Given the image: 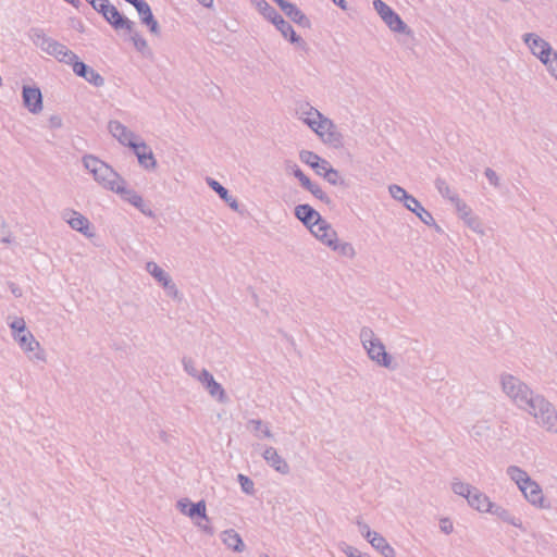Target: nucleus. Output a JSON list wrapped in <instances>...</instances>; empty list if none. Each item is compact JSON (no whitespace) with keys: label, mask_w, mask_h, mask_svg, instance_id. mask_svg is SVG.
I'll list each match as a JSON object with an SVG mask.
<instances>
[{"label":"nucleus","mask_w":557,"mask_h":557,"mask_svg":"<svg viewBox=\"0 0 557 557\" xmlns=\"http://www.w3.org/2000/svg\"><path fill=\"white\" fill-rule=\"evenodd\" d=\"M8 324L11 329L13 339L28 358L33 361L44 362L46 360L45 351L41 349L39 342L27 329L25 320L22 317H14Z\"/></svg>","instance_id":"f257e3e1"},{"label":"nucleus","mask_w":557,"mask_h":557,"mask_svg":"<svg viewBox=\"0 0 557 557\" xmlns=\"http://www.w3.org/2000/svg\"><path fill=\"white\" fill-rule=\"evenodd\" d=\"M84 168L92 175L94 180L104 189L113 191L123 177L108 163L92 154L83 157Z\"/></svg>","instance_id":"f03ea898"},{"label":"nucleus","mask_w":557,"mask_h":557,"mask_svg":"<svg viewBox=\"0 0 557 557\" xmlns=\"http://www.w3.org/2000/svg\"><path fill=\"white\" fill-rule=\"evenodd\" d=\"M28 36L37 48L48 55L53 57L60 63L67 65L75 54V52L70 50L65 45L49 37L42 28H30Z\"/></svg>","instance_id":"7ed1b4c3"},{"label":"nucleus","mask_w":557,"mask_h":557,"mask_svg":"<svg viewBox=\"0 0 557 557\" xmlns=\"http://www.w3.org/2000/svg\"><path fill=\"white\" fill-rule=\"evenodd\" d=\"M259 12L270 21L282 36L289 42L297 45L300 49H306V41L296 34L294 27L283 18V16L267 0H251Z\"/></svg>","instance_id":"20e7f679"},{"label":"nucleus","mask_w":557,"mask_h":557,"mask_svg":"<svg viewBox=\"0 0 557 557\" xmlns=\"http://www.w3.org/2000/svg\"><path fill=\"white\" fill-rule=\"evenodd\" d=\"M524 410L547 432L557 433V410L544 396L536 394Z\"/></svg>","instance_id":"39448f33"},{"label":"nucleus","mask_w":557,"mask_h":557,"mask_svg":"<svg viewBox=\"0 0 557 557\" xmlns=\"http://www.w3.org/2000/svg\"><path fill=\"white\" fill-rule=\"evenodd\" d=\"M304 123L307 124L323 143L335 148L343 145V136L337 131L336 125L322 113H317V117H304Z\"/></svg>","instance_id":"423d86ee"},{"label":"nucleus","mask_w":557,"mask_h":557,"mask_svg":"<svg viewBox=\"0 0 557 557\" xmlns=\"http://www.w3.org/2000/svg\"><path fill=\"white\" fill-rule=\"evenodd\" d=\"M500 382L504 393L510 397L520 409L524 410L536 395L525 383L511 374H503Z\"/></svg>","instance_id":"0eeeda50"},{"label":"nucleus","mask_w":557,"mask_h":557,"mask_svg":"<svg viewBox=\"0 0 557 557\" xmlns=\"http://www.w3.org/2000/svg\"><path fill=\"white\" fill-rule=\"evenodd\" d=\"M500 382L504 393L510 397L520 409L524 410L536 395L525 383L511 374H503Z\"/></svg>","instance_id":"6e6552de"},{"label":"nucleus","mask_w":557,"mask_h":557,"mask_svg":"<svg viewBox=\"0 0 557 557\" xmlns=\"http://www.w3.org/2000/svg\"><path fill=\"white\" fill-rule=\"evenodd\" d=\"M360 341L371 360L375 361L381 367L391 368V355L386 352L385 346L377 337H375L370 327L364 326L361 329Z\"/></svg>","instance_id":"1a4fd4ad"},{"label":"nucleus","mask_w":557,"mask_h":557,"mask_svg":"<svg viewBox=\"0 0 557 557\" xmlns=\"http://www.w3.org/2000/svg\"><path fill=\"white\" fill-rule=\"evenodd\" d=\"M373 8L387 27L398 34L412 35V30L403 21L400 15L383 0H374Z\"/></svg>","instance_id":"9d476101"},{"label":"nucleus","mask_w":557,"mask_h":557,"mask_svg":"<svg viewBox=\"0 0 557 557\" xmlns=\"http://www.w3.org/2000/svg\"><path fill=\"white\" fill-rule=\"evenodd\" d=\"M522 41L529 48L530 52L536 57L543 64L553 57L556 52L553 50L550 44L540 37L535 33H525L522 35Z\"/></svg>","instance_id":"9b49d317"},{"label":"nucleus","mask_w":557,"mask_h":557,"mask_svg":"<svg viewBox=\"0 0 557 557\" xmlns=\"http://www.w3.org/2000/svg\"><path fill=\"white\" fill-rule=\"evenodd\" d=\"M112 193L117 194L122 200L134 206L146 216H154V212L145 205L143 197L135 189L126 186V181L124 178L120 180L119 185H116Z\"/></svg>","instance_id":"f8f14e48"},{"label":"nucleus","mask_w":557,"mask_h":557,"mask_svg":"<svg viewBox=\"0 0 557 557\" xmlns=\"http://www.w3.org/2000/svg\"><path fill=\"white\" fill-rule=\"evenodd\" d=\"M97 13L101 14L106 22L114 29H124L128 33H132L134 29V22L124 16L110 1H108L104 7L100 8Z\"/></svg>","instance_id":"ddd939ff"},{"label":"nucleus","mask_w":557,"mask_h":557,"mask_svg":"<svg viewBox=\"0 0 557 557\" xmlns=\"http://www.w3.org/2000/svg\"><path fill=\"white\" fill-rule=\"evenodd\" d=\"M61 218L69 224V226L83 234L87 238L94 237L95 233L91 230L89 220L81 212L66 208L62 211Z\"/></svg>","instance_id":"4468645a"},{"label":"nucleus","mask_w":557,"mask_h":557,"mask_svg":"<svg viewBox=\"0 0 557 557\" xmlns=\"http://www.w3.org/2000/svg\"><path fill=\"white\" fill-rule=\"evenodd\" d=\"M67 65L72 67L76 76L84 78L90 85L95 87H101L104 85V78L91 66L79 60L76 53Z\"/></svg>","instance_id":"2eb2a0df"},{"label":"nucleus","mask_w":557,"mask_h":557,"mask_svg":"<svg viewBox=\"0 0 557 557\" xmlns=\"http://www.w3.org/2000/svg\"><path fill=\"white\" fill-rule=\"evenodd\" d=\"M147 272L156 278L164 288L168 296L172 298H178L180 292L176 285L173 283L171 276L161 269L156 262L149 261L146 263Z\"/></svg>","instance_id":"dca6fc26"},{"label":"nucleus","mask_w":557,"mask_h":557,"mask_svg":"<svg viewBox=\"0 0 557 557\" xmlns=\"http://www.w3.org/2000/svg\"><path fill=\"white\" fill-rule=\"evenodd\" d=\"M131 149L136 156L141 168L148 171L156 169L157 161L154 159L153 152L144 140H137L135 144H132Z\"/></svg>","instance_id":"f3484780"},{"label":"nucleus","mask_w":557,"mask_h":557,"mask_svg":"<svg viewBox=\"0 0 557 557\" xmlns=\"http://www.w3.org/2000/svg\"><path fill=\"white\" fill-rule=\"evenodd\" d=\"M108 129L121 145L128 148H132V144H135L139 139L135 133L129 131L124 124L116 120L109 122Z\"/></svg>","instance_id":"a211bd4d"},{"label":"nucleus","mask_w":557,"mask_h":557,"mask_svg":"<svg viewBox=\"0 0 557 557\" xmlns=\"http://www.w3.org/2000/svg\"><path fill=\"white\" fill-rule=\"evenodd\" d=\"M22 99L24 107L33 114H38L42 110V94L38 87L24 85L22 88Z\"/></svg>","instance_id":"6ab92c4d"},{"label":"nucleus","mask_w":557,"mask_h":557,"mask_svg":"<svg viewBox=\"0 0 557 557\" xmlns=\"http://www.w3.org/2000/svg\"><path fill=\"white\" fill-rule=\"evenodd\" d=\"M520 491L522 492L525 499L533 506L539 508L548 507V505L545 504V498L541 486L534 480L530 479L525 485L520 486Z\"/></svg>","instance_id":"aec40b11"},{"label":"nucleus","mask_w":557,"mask_h":557,"mask_svg":"<svg viewBox=\"0 0 557 557\" xmlns=\"http://www.w3.org/2000/svg\"><path fill=\"white\" fill-rule=\"evenodd\" d=\"M198 381L202 383V385L212 397L218 398L222 403L225 400V391L223 389L222 385L214 380L213 375L207 369L200 370V376H198Z\"/></svg>","instance_id":"412c9836"},{"label":"nucleus","mask_w":557,"mask_h":557,"mask_svg":"<svg viewBox=\"0 0 557 557\" xmlns=\"http://www.w3.org/2000/svg\"><path fill=\"white\" fill-rule=\"evenodd\" d=\"M406 209L414 213L425 225L433 226L436 232H442L441 226L436 224L432 213L428 211L416 197L409 199V203H406Z\"/></svg>","instance_id":"4be33fe9"},{"label":"nucleus","mask_w":557,"mask_h":557,"mask_svg":"<svg viewBox=\"0 0 557 557\" xmlns=\"http://www.w3.org/2000/svg\"><path fill=\"white\" fill-rule=\"evenodd\" d=\"M177 506L180 507L181 511L184 515L193 519L197 518L201 520H207V509L205 500L191 503L187 498H183L177 502Z\"/></svg>","instance_id":"5701e85b"},{"label":"nucleus","mask_w":557,"mask_h":557,"mask_svg":"<svg viewBox=\"0 0 557 557\" xmlns=\"http://www.w3.org/2000/svg\"><path fill=\"white\" fill-rule=\"evenodd\" d=\"M262 457L265 460V462L278 473H289L290 468L288 463L282 456L278 455L276 448L272 446L265 447L262 453Z\"/></svg>","instance_id":"b1692460"},{"label":"nucleus","mask_w":557,"mask_h":557,"mask_svg":"<svg viewBox=\"0 0 557 557\" xmlns=\"http://www.w3.org/2000/svg\"><path fill=\"white\" fill-rule=\"evenodd\" d=\"M299 158L301 162L309 165L317 175H322L324 171L327 169V165H330V162L320 156H318L315 152L310 150H301L299 153Z\"/></svg>","instance_id":"393cba45"},{"label":"nucleus","mask_w":557,"mask_h":557,"mask_svg":"<svg viewBox=\"0 0 557 557\" xmlns=\"http://www.w3.org/2000/svg\"><path fill=\"white\" fill-rule=\"evenodd\" d=\"M467 502L471 508L484 513H487L488 510H491V506L493 504L488 496L481 492L478 487L472 490Z\"/></svg>","instance_id":"a878e982"},{"label":"nucleus","mask_w":557,"mask_h":557,"mask_svg":"<svg viewBox=\"0 0 557 557\" xmlns=\"http://www.w3.org/2000/svg\"><path fill=\"white\" fill-rule=\"evenodd\" d=\"M295 216L308 228L314 221H319V219L322 218L321 214L308 203L296 206Z\"/></svg>","instance_id":"bb28decb"},{"label":"nucleus","mask_w":557,"mask_h":557,"mask_svg":"<svg viewBox=\"0 0 557 557\" xmlns=\"http://www.w3.org/2000/svg\"><path fill=\"white\" fill-rule=\"evenodd\" d=\"M281 10L296 24L301 27L310 28L311 22L308 16L294 3L287 1Z\"/></svg>","instance_id":"cd10ccee"},{"label":"nucleus","mask_w":557,"mask_h":557,"mask_svg":"<svg viewBox=\"0 0 557 557\" xmlns=\"http://www.w3.org/2000/svg\"><path fill=\"white\" fill-rule=\"evenodd\" d=\"M220 539L227 548L236 553H242L245 550V543L239 533L234 529L224 530L221 533Z\"/></svg>","instance_id":"c85d7f7f"},{"label":"nucleus","mask_w":557,"mask_h":557,"mask_svg":"<svg viewBox=\"0 0 557 557\" xmlns=\"http://www.w3.org/2000/svg\"><path fill=\"white\" fill-rule=\"evenodd\" d=\"M487 513H491L495 517H497L503 522H506L510 525H513L519 529H523L522 521L520 518L512 515L508 509L504 508L503 506L493 503L491 506V510H488Z\"/></svg>","instance_id":"c756f323"},{"label":"nucleus","mask_w":557,"mask_h":557,"mask_svg":"<svg viewBox=\"0 0 557 557\" xmlns=\"http://www.w3.org/2000/svg\"><path fill=\"white\" fill-rule=\"evenodd\" d=\"M207 183L233 210H238V202L232 195H230L227 188L211 177L207 178Z\"/></svg>","instance_id":"7c9ffc66"},{"label":"nucleus","mask_w":557,"mask_h":557,"mask_svg":"<svg viewBox=\"0 0 557 557\" xmlns=\"http://www.w3.org/2000/svg\"><path fill=\"white\" fill-rule=\"evenodd\" d=\"M373 548L379 550L384 557H395V549L388 544V542L380 533L372 534V537L368 540Z\"/></svg>","instance_id":"2f4dec72"},{"label":"nucleus","mask_w":557,"mask_h":557,"mask_svg":"<svg viewBox=\"0 0 557 557\" xmlns=\"http://www.w3.org/2000/svg\"><path fill=\"white\" fill-rule=\"evenodd\" d=\"M125 2L133 5L139 16L140 23L145 25L147 22L151 21L154 16L150 5L145 0H124Z\"/></svg>","instance_id":"473e14b6"},{"label":"nucleus","mask_w":557,"mask_h":557,"mask_svg":"<svg viewBox=\"0 0 557 557\" xmlns=\"http://www.w3.org/2000/svg\"><path fill=\"white\" fill-rule=\"evenodd\" d=\"M506 473L519 488L520 486L525 485L531 479L530 475L518 466H509L506 470Z\"/></svg>","instance_id":"72a5a7b5"},{"label":"nucleus","mask_w":557,"mask_h":557,"mask_svg":"<svg viewBox=\"0 0 557 557\" xmlns=\"http://www.w3.org/2000/svg\"><path fill=\"white\" fill-rule=\"evenodd\" d=\"M434 184L441 196L448 199L450 202L453 201L454 198L458 197V195L450 189L449 185L446 183L445 180L437 177Z\"/></svg>","instance_id":"f704fd0d"},{"label":"nucleus","mask_w":557,"mask_h":557,"mask_svg":"<svg viewBox=\"0 0 557 557\" xmlns=\"http://www.w3.org/2000/svg\"><path fill=\"white\" fill-rule=\"evenodd\" d=\"M391 196L398 201L404 202V206L406 207V203H409V199H412L413 196L409 195L401 186L393 184L388 187Z\"/></svg>","instance_id":"c9c22d12"},{"label":"nucleus","mask_w":557,"mask_h":557,"mask_svg":"<svg viewBox=\"0 0 557 557\" xmlns=\"http://www.w3.org/2000/svg\"><path fill=\"white\" fill-rule=\"evenodd\" d=\"M325 181H327L331 185H341L345 186V181L339 176V172L334 169L331 164L327 165V169L321 175Z\"/></svg>","instance_id":"e433bc0d"},{"label":"nucleus","mask_w":557,"mask_h":557,"mask_svg":"<svg viewBox=\"0 0 557 557\" xmlns=\"http://www.w3.org/2000/svg\"><path fill=\"white\" fill-rule=\"evenodd\" d=\"M132 41L136 50L139 51L144 57H151L152 52L148 47V42L141 35L135 33L132 36Z\"/></svg>","instance_id":"4c0bfd02"},{"label":"nucleus","mask_w":557,"mask_h":557,"mask_svg":"<svg viewBox=\"0 0 557 557\" xmlns=\"http://www.w3.org/2000/svg\"><path fill=\"white\" fill-rule=\"evenodd\" d=\"M474 488V486L468 484V483H465V482H461L457 479H455L453 482H451V490L453 492L456 494V495H459L466 499H468L470 493L472 492V490Z\"/></svg>","instance_id":"58836bf2"},{"label":"nucleus","mask_w":557,"mask_h":557,"mask_svg":"<svg viewBox=\"0 0 557 557\" xmlns=\"http://www.w3.org/2000/svg\"><path fill=\"white\" fill-rule=\"evenodd\" d=\"M331 249L337 252L338 255L347 258H352L356 253L355 248L350 243H341L338 239Z\"/></svg>","instance_id":"ea45409f"},{"label":"nucleus","mask_w":557,"mask_h":557,"mask_svg":"<svg viewBox=\"0 0 557 557\" xmlns=\"http://www.w3.org/2000/svg\"><path fill=\"white\" fill-rule=\"evenodd\" d=\"M249 424L252 425L253 431L256 433L260 432V434H257L258 437H267V438L272 437V432L270 431L269 426L267 424H264L261 420L251 419L249 421Z\"/></svg>","instance_id":"a19ab883"},{"label":"nucleus","mask_w":557,"mask_h":557,"mask_svg":"<svg viewBox=\"0 0 557 557\" xmlns=\"http://www.w3.org/2000/svg\"><path fill=\"white\" fill-rule=\"evenodd\" d=\"M312 196L317 199L321 200L325 205H331L332 199L327 196V194L315 183H311L309 188H306Z\"/></svg>","instance_id":"79ce46f5"},{"label":"nucleus","mask_w":557,"mask_h":557,"mask_svg":"<svg viewBox=\"0 0 557 557\" xmlns=\"http://www.w3.org/2000/svg\"><path fill=\"white\" fill-rule=\"evenodd\" d=\"M320 242L327 246L329 248H332L333 245L337 242V233L336 231L329 224V230L324 233L320 234Z\"/></svg>","instance_id":"37998d69"},{"label":"nucleus","mask_w":557,"mask_h":557,"mask_svg":"<svg viewBox=\"0 0 557 557\" xmlns=\"http://www.w3.org/2000/svg\"><path fill=\"white\" fill-rule=\"evenodd\" d=\"M237 481L240 484L242 491L247 495H253L255 494V483L253 481L245 475L239 473L237 475Z\"/></svg>","instance_id":"c03bdc74"},{"label":"nucleus","mask_w":557,"mask_h":557,"mask_svg":"<svg viewBox=\"0 0 557 557\" xmlns=\"http://www.w3.org/2000/svg\"><path fill=\"white\" fill-rule=\"evenodd\" d=\"M329 224L326 220L320 218L319 221H314L309 231L317 239H320V234L329 230Z\"/></svg>","instance_id":"a18cd8bd"},{"label":"nucleus","mask_w":557,"mask_h":557,"mask_svg":"<svg viewBox=\"0 0 557 557\" xmlns=\"http://www.w3.org/2000/svg\"><path fill=\"white\" fill-rule=\"evenodd\" d=\"M182 364H183L184 371L188 375L198 380V376H200V370H198L196 368L195 361L191 358L184 357L182 359Z\"/></svg>","instance_id":"49530a36"},{"label":"nucleus","mask_w":557,"mask_h":557,"mask_svg":"<svg viewBox=\"0 0 557 557\" xmlns=\"http://www.w3.org/2000/svg\"><path fill=\"white\" fill-rule=\"evenodd\" d=\"M290 170L294 176L300 182L301 186L305 189L310 187V184L312 183L311 180L302 172V170L297 164L290 166Z\"/></svg>","instance_id":"de8ad7c7"},{"label":"nucleus","mask_w":557,"mask_h":557,"mask_svg":"<svg viewBox=\"0 0 557 557\" xmlns=\"http://www.w3.org/2000/svg\"><path fill=\"white\" fill-rule=\"evenodd\" d=\"M451 203L455 205L456 207V210L458 211V213L460 214V216L465 220L466 218H468L470 214H471V210L470 208L467 206V203L465 201H462L459 196L454 198Z\"/></svg>","instance_id":"09e8293b"},{"label":"nucleus","mask_w":557,"mask_h":557,"mask_svg":"<svg viewBox=\"0 0 557 557\" xmlns=\"http://www.w3.org/2000/svg\"><path fill=\"white\" fill-rule=\"evenodd\" d=\"M297 113L300 115L305 114H313V117H317V113H321L318 109L313 108L309 102H300L297 106Z\"/></svg>","instance_id":"8fccbe9b"},{"label":"nucleus","mask_w":557,"mask_h":557,"mask_svg":"<svg viewBox=\"0 0 557 557\" xmlns=\"http://www.w3.org/2000/svg\"><path fill=\"white\" fill-rule=\"evenodd\" d=\"M544 65L546 66L548 73L557 81V51Z\"/></svg>","instance_id":"3c124183"},{"label":"nucleus","mask_w":557,"mask_h":557,"mask_svg":"<svg viewBox=\"0 0 557 557\" xmlns=\"http://www.w3.org/2000/svg\"><path fill=\"white\" fill-rule=\"evenodd\" d=\"M484 174L488 181V183L491 185H493L494 187H498L499 186V178H498V175L497 173L491 169V168H486L485 171H484Z\"/></svg>","instance_id":"603ef678"},{"label":"nucleus","mask_w":557,"mask_h":557,"mask_svg":"<svg viewBox=\"0 0 557 557\" xmlns=\"http://www.w3.org/2000/svg\"><path fill=\"white\" fill-rule=\"evenodd\" d=\"M197 527L202 530L205 533H207L208 535H213L214 534V529L213 527L210 524L209 522V518L207 517V520H201L199 519L197 522H196Z\"/></svg>","instance_id":"864d4df0"},{"label":"nucleus","mask_w":557,"mask_h":557,"mask_svg":"<svg viewBox=\"0 0 557 557\" xmlns=\"http://www.w3.org/2000/svg\"><path fill=\"white\" fill-rule=\"evenodd\" d=\"M357 524L359 527L360 533L367 539V541L372 537V534L377 533L375 531H372L367 523L358 521Z\"/></svg>","instance_id":"5fc2aeb1"},{"label":"nucleus","mask_w":557,"mask_h":557,"mask_svg":"<svg viewBox=\"0 0 557 557\" xmlns=\"http://www.w3.org/2000/svg\"><path fill=\"white\" fill-rule=\"evenodd\" d=\"M465 221L473 231L482 233V231L480 230V222L478 218L471 216L470 214L468 218L465 219Z\"/></svg>","instance_id":"6e6d98bb"},{"label":"nucleus","mask_w":557,"mask_h":557,"mask_svg":"<svg viewBox=\"0 0 557 557\" xmlns=\"http://www.w3.org/2000/svg\"><path fill=\"white\" fill-rule=\"evenodd\" d=\"M145 26L148 27L149 32L153 35L160 34V26L158 21L153 17L151 21L147 22Z\"/></svg>","instance_id":"4d7b16f0"},{"label":"nucleus","mask_w":557,"mask_h":557,"mask_svg":"<svg viewBox=\"0 0 557 557\" xmlns=\"http://www.w3.org/2000/svg\"><path fill=\"white\" fill-rule=\"evenodd\" d=\"M343 552L347 557H370L368 555H362L357 548L352 546H347Z\"/></svg>","instance_id":"13d9d810"},{"label":"nucleus","mask_w":557,"mask_h":557,"mask_svg":"<svg viewBox=\"0 0 557 557\" xmlns=\"http://www.w3.org/2000/svg\"><path fill=\"white\" fill-rule=\"evenodd\" d=\"M48 122H49V127L52 129H57L62 126V119L57 114L51 115L49 117Z\"/></svg>","instance_id":"bf43d9fd"},{"label":"nucleus","mask_w":557,"mask_h":557,"mask_svg":"<svg viewBox=\"0 0 557 557\" xmlns=\"http://www.w3.org/2000/svg\"><path fill=\"white\" fill-rule=\"evenodd\" d=\"M440 527L445 534H449L453 532V523L448 519H442L440 522Z\"/></svg>","instance_id":"052dcab7"},{"label":"nucleus","mask_w":557,"mask_h":557,"mask_svg":"<svg viewBox=\"0 0 557 557\" xmlns=\"http://www.w3.org/2000/svg\"><path fill=\"white\" fill-rule=\"evenodd\" d=\"M8 286L14 297H16V298L22 297L23 293H22L21 287L17 284H15L13 282H8Z\"/></svg>","instance_id":"680f3d73"},{"label":"nucleus","mask_w":557,"mask_h":557,"mask_svg":"<svg viewBox=\"0 0 557 557\" xmlns=\"http://www.w3.org/2000/svg\"><path fill=\"white\" fill-rule=\"evenodd\" d=\"M90 5L91 8L98 12L100 10V8L104 7L109 0H86Z\"/></svg>","instance_id":"e2e57ef3"},{"label":"nucleus","mask_w":557,"mask_h":557,"mask_svg":"<svg viewBox=\"0 0 557 557\" xmlns=\"http://www.w3.org/2000/svg\"><path fill=\"white\" fill-rule=\"evenodd\" d=\"M334 4H336L342 10H347V1L346 0H331Z\"/></svg>","instance_id":"0e129e2a"},{"label":"nucleus","mask_w":557,"mask_h":557,"mask_svg":"<svg viewBox=\"0 0 557 557\" xmlns=\"http://www.w3.org/2000/svg\"><path fill=\"white\" fill-rule=\"evenodd\" d=\"M198 2L206 8H210L213 3V0H198Z\"/></svg>","instance_id":"69168bd1"},{"label":"nucleus","mask_w":557,"mask_h":557,"mask_svg":"<svg viewBox=\"0 0 557 557\" xmlns=\"http://www.w3.org/2000/svg\"><path fill=\"white\" fill-rule=\"evenodd\" d=\"M280 8H282L286 2L287 0H273Z\"/></svg>","instance_id":"338daca9"},{"label":"nucleus","mask_w":557,"mask_h":557,"mask_svg":"<svg viewBox=\"0 0 557 557\" xmlns=\"http://www.w3.org/2000/svg\"><path fill=\"white\" fill-rule=\"evenodd\" d=\"M75 28H76L78 32L83 33V32H84V25H83V23H82V22H78V25H77V26H75Z\"/></svg>","instance_id":"774afa93"}]
</instances>
